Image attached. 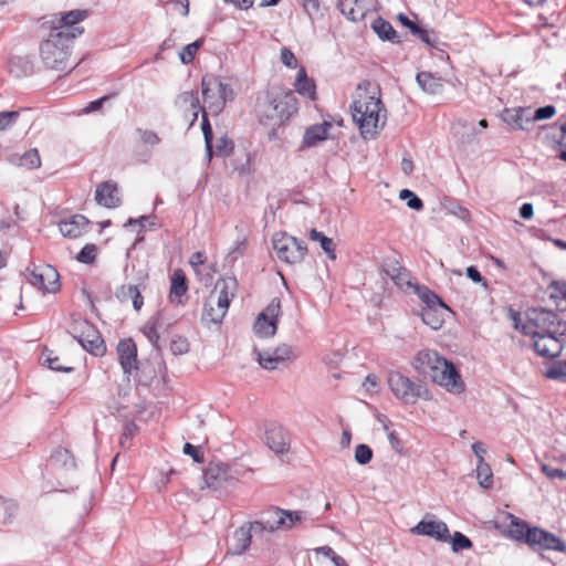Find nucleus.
I'll return each mask as SVG.
<instances>
[{
	"instance_id": "nucleus-1",
	"label": "nucleus",
	"mask_w": 566,
	"mask_h": 566,
	"mask_svg": "<svg viewBox=\"0 0 566 566\" xmlns=\"http://www.w3.org/2000/svg\"><path fill=\"white\" fill-rule=\"evenodd\" d=\"M412 366L419 375L430 378L449 392L461 394L465 389L464 381L454 364L440 356L436 350H420L413 358Z\"/></svg>"
},
{
	"instance_id": "nucleus-2",
	"label": "nucleus",
	"mask_w": 566,
	"mask_h": 566,
	"mask_svg": "<svg viewBox=\"0 0 566 566\" xmlns=\"http://www.w3.org/2000/svg\"><path fill=\"white\" fill-rule=\"evenodd\" d=\"M297 109V99L292 91L280 95L265 91L256 98L255 115L259 123L273 130L289 122Z\"/></svg>"
},
{
	"instance_id": "nucleus-3",
	"label": "nucleus",
	"mask_w": 566,
	"mask_h": 566,
	"mask_svg": "<svg viewBox=\"0 0 566 566\" xmlns=\"http://www.w3.org/2000/svg\"><path fill=\"white\" fill-rule=\"evenodd\" d=\"M360 90L361 85L359 84L358 91ZM381 106L382 103L378 86H375L371 92L367 88L363 92H358L357 97L350 105L353 119L357 124L364 139H370L376 136Z\"/></svg>"
},
{
	"instance_id": "nucleus-4",
	"label": "nucleus",
	"mask_w": 566,
	"mask_h": 566,
	"mask_svg": "<svg viewBox=\"0 0 566 566\" xmlns=\"http://www.w3.org/2000/svg\"><path fill=\"white\" fill-rule=\"evenodd\" d=\"M90 15L88 10L75 9L66 12H59L41 19L40 29L42 33L55 39L73 44V41L81 36L84 28L80 25Z\"/></svg>"
},
{
	"instance_id": "nucleus-5",
	"label": "nucleus",
	"mask_w": 566,
	"mask_h": 566,
	"mask_svg": "<svg viewBox=\"0 0 566 566\" xmlns=\"http://www.w3.org/2000/svg\"><path fill=\"white\" fill-rule=\"evenodd\" d=\"M237 287L238 282L234 276L219 279L205 302L202 319L214 324L221 323L237 292Z\"/></svg>"
},
{
	"instance_id": "nucleus-6",
	"label": "nucleus",
	"mask_w": 566,
	"mask_h": 566,
	"mask_svg": "<svg viewBox=\"0 0 566 566\" xmlns=\"http://www.w3.org/2000/svg\"><path fill=\"white\" fill-rule=\"evenodd\" d=\"M526 322L521 327V333L536 337L542 334L553 333L555 335H566V322L551 310L544 307H532L525 313Z\"/></svg>"
},
{
	"instance_id": "nucleus-7",
	"label": "nucleus",
	"mask_w": 566,
	"mask_h": 566,
	"mask_svg": "<svg viewBox=\"0 0 566 566\" xmlns=\"http://www.w3.org/2000/svg\"><path fill=\"white\" fill-rule=\"evenodd\" d=\"M387 382L392 395L407 405H413L419 399H431L429 389L421 380H412L400 371H389Z\"/></svg>"
},
{
	"instance_id": "nucleus-8",
	"label": "nucleus",
	"mask_w": 566,
	"mask_h": 566,
	"mask_svg": "<svg viewBox=\"0 0 566 566\" xmlns=\"http://www.w3.org/2000/svg\"><path fill=\"white\" fill-rule=\"evenodd\" d=\"M72 45L43 33V40L40 44V55L44 65L55 71H64L69 66Z\"/></svg>"
},
{
	"instance_id": "nucleus-9",
	"label": "nucleus",
	"mask_w": 566,
	"mask_h": 566,
	"mask_svg": "<svg viewBox=\"0 0 566 566\" xmlns=\"http://www.w3.org/2000/svg\"><path fill=\"white\" fill-rule=\"evenodd\" d=\"M272 243L276 256L287 264L302 262L307 251L305 241L282 232L273 235Z\"/></svg>"
},
{
	"instance_id": "nucleus-10",
	"label": "nucleus",
	"mask_w": 566,
	"mask_h": 566,
	"mask_svg": "<svg viewBox=\"0 0 566 566\" xmlns=\"http://www.w3.org/2000/svg\"><path fill=\"white\" fill-rule=\"evenodd\" d=\"M282 305L279 297L272 298L269 305L258 315L254 332L260 337H272L276 334Z\"/></svg>"
},
{
	"instance_id": "nucleus-11",
	"label": "nucleus",
	"mask_w": 566,
	"mask_h": 566,
	"mask_svg": "<svg viewBox=\"0 0 566 566\" xmlns=\"http://www.w3.org/2000/svg\"><path fill=\"white\" fill-rule=\"evenodd\" d=\"M202 95L209 97V92L217 91L218 97L216 102H211L210 104V114L219 115L228 101H232L234 98V92L230 84L223 83L218 77H207L203 76L201 81Z\"/></svg>"
},
{
	"instance_id": "nucleus-12",
	"label": "nucleus",
	"mask_w": 566,
	"mask_h": 566,
	"mask_svg": "<svg viewBox=\"0 0 566 566\" xmlns=\"http://www.w3.org/2000/svg\"><path fill=\"white\" fill-rule=\"evenodd\" d=\"M28 281L48 293H56L60 290V275L55 268L45 264L30 272Z\"/></svg>"
},
{
	"instance_id": "nucleus-13",
	"label": "nucleus",
	"mask_w": 566,
	"mask_h": 566,
	"mask_svg": "<svg viewBox=\"0 0 566 566\" xmlns=\"http://www.w3.org/2000/svg\"><path fill=\"white\" fill-rule=\"evenodd\" d=\"M566 335L542 334L533 338V348L542 357L556 358L563 349Z\"/></svg>"
},
{
	"instance_id": "nucleus-14",
	"label": "nucleus",
	"mask_w": 566,
	"mask_h": 566,
	"mask_svg": "<svg viewBox=\"0 0 566 566\" xmlns=\"http://www.w3.org/2000/svg\"><path fill=\"white\" fill-rule=\"evenodd\" d=\"M412 534L429 536L439 542H448L450 532L448 525L442 521L421 520L411 528Z\"/></svg>"
},
{
	"instance_id": "nucleus-15",
	"label": "nucleus",
	"mask_w": 566,
	"mask_h": 566,
	"mask_svg": "<svg viewBox=\"0 0 566 566\" xmlns=\"http://www.w3.org/2000/svg\"><path fill=\"white\" fill-rule=\"evenodd\" d=\"M82 325L86 328V334L78 335V344L88 353L102 356L106 348L98 331L90 322H83Z\"/></svg>"
},
{
	"instance_id": "nucleus-16",
	"label": "nucleus",
	"mask_w": 566,
	"mask_h": 566,
	"mask_svg": "<svg viewBox=\"0 0 566 566\" xmlns=\"http://www.w3.org/2000/svg\"><path fill=\"white\" fill-rule=\"evenodd\" d=\"M502 118L515 129L531 130L534 127L532 109L530 107L506 108L502 114Z\"/></svg>"
},
{
	"instance_id": "nucleus-17",
	"label": "nucleus",
	"mask_w": 566,
	"mask_h": 566,
	"mask_svg": "<svg viewBox=\"0 0 566 566\" xmlns=\"http://www.w3.org/2000/svg\"><path fill=\"white\" fill-rule=\"evenodd\" d=\"M117 354L124 374L130 375L137 369V346L133 339H122L117 345Z\"/></svg>"
},
{
	"instance_id": "nucleus-18",
	"label": "nucleus",
	"mask_w": 566,
	"mask_h": 566,
	"mask_svg": "<svg viewBox=\"0 0 566 566\" xmlns=\"http://www.w3.org/2000/svg\"><path fill=\"white\" fill-rule=\"evenodd\" d=\"M229 479V467L224 463H209L203 471V481L207 488L220 490Z\"/></svg>"
},
{
	"instance_id": "nucleus-19",
	"label": "nucleus",
	"mask_w": 566,
	"mask_h": 566,
	"mask_svg": "<svg viewBox=\"0 0 566 566\" xmlns=\"http://www.w3.org/2000/svg\"><path fill=\"white\" fill-rule=\"evenodd\" d=\"M95 200L105 208H117L120 206V197L117 185L112 181L102 182L95 191Z\"/></svg>"
},
{
	"instance_id": "nucleus-20",
	"label": "nucleus",
	"mask_w": 566,
	"mask_h": 566,
	"mask_svg": "<svg viewBox=\"0 0 566 566\" xmlns=\"http://www.w3.org/2000/svg\"><path fill=\"white\" fill-rule=\"evenodd\" d=\"M265 444L275 453H285L289 451L287 434L285 430L277 424H270L264 433Z\"/></svg>"
},
{
	"instance_id": "nucleus-21",
	"label": "nucleus",
	"mask_w": 566,
	"mask_h": 566,
	"mask_svg": "<svg viewBox=\"0 0 566 566\" xmlns=\"http://www.w3.org/2000/svg\"><path fill=\"white\" fill-rule=\"evenodd\" d=\"M90 221L83 214H74L59 222V230L63 237L76 239L87 231Z\"/></svg>"
},
{
	"instance_id": "nucleus-22",
	"label": "nucleus",
	"mask_w": 566,
	"mask_h": 566,
	"mask_svg": "<svg viewBox=\"0 0 566 566\" xmlns=\"http://www.w3.org/2000/svg\"><path fill=\"white\" fill-rule=\"evenodd\" d=\"M337 7L342 14L353 22L361 21L369 10L365 0H338Z\"/></svg>"
},
{
	"instance_id": "nucleus-23",
	"label": "nucleus",
	"mask_w": 566,
	"mask_h": 566,
	"mask_svg": "<svg viewBox=\"0 0 566 566\" xmlns=\"http://www.w3.org/2000/svg\"><path fill=\"white\" fill-rule=\"evenodd\" d=\"M333 127L332 123L324 120L322 124H315L306 128L303 136V145L315 147L324 142L328 136V130Z\"/></svg>"
},
{
	"instance_id": "nucleus-24",
	"label": "nucleus",
	"mask_w": 566,
	"mask_h": 566,
	"mask_svg": "<svg viewBox=\"0 0 566 566\" xmlns=\"http://www.w3.org/2000/svg\"><path fill=\"white\" fill-rule=\"evenodd\" d=\"M272 513L276 515L275 527L277 530H291L305 518L304 512L302 511H287L280 507H274Z\"/></svg>"
},
{
	"instance_id": "nucleus-25",
	"label": "nucleus",
	"mask_w": 566,
	"mask_h": 566,
	"mask_svg": "<svg viewBox=\"0 0 566 566\" xmlns=\"http://www.w3.org/2000/svg\"><path fill=\"white\" fill-rule=\"evenodd\" d=\"M446 311H449V307L442 303L432 307H422L420 315L426 325L437 331L444 323L443 315Z\"/></svg>"
},
{
	"instance_id": "nucleus-26",
	"label": "nucleus",
	"mask_w": 566,
	"mask_h": 566,
	"mask_svg": "<svg viewBox=\"0 0 566 566\" xmlns=\"http://www.w3.org/2000/svg\"><path fill=\"white\" fill-rule=\"evenodd\" d=\"M171 284H170V291H169V301L171 303L182 304L184 301L181 297L187 293L188 285H187V277L182 270L177 269L174 271L171 275Z\"/></svg>"
},
{
	"instance_id": "nucleus-27",
	"label": "nucleus",
	"mask_w": 566,
	"mask_h": 566,
	"mask_svg": "<svg viewBox=\"0 0 566 566\" xmlns=\"http://www.w3.org/2000/svg\"><path fill=\"white\" fill-rule=\"evenodd\" d=\"M371 29L381 41H388L395 44L401 42V39L394 27L381 17H378L371 22Z\"/></svg>"
},
{
	"instance_id": "nucleus-28",
	"label": "nucleus",
	"mask_w": 566,
	"mask_h": 566,
	"mask_svg": "<svg viewBox=\"0 0 566 566\" xmlns=\"http://www.w3.org/2000/svg\"><path fill=\"white\" fill-rule=\"evenodd\" d=\"M295 91L310 99H316V85L315 82L307 76L304 67H301L296 74L294 84Z\"/></svg>"
},
{
	"instance_id": "nucleus-29",
	"label": "nucleus",
	"mask_w": 566,
	"mask_h": 566,
	"mask_svg": "<svg viewBox=\"0 0 566 566\" xmlns=\"http://www.w3.org/2000/svg\"><path fill=\"white\" fill-rule=\"evenodd\" d=\"M418 85L429 94L440 93L442 90L441 78L430 72H419L416 76Z\"/></svg>"
},
{
	"instance_id": "nucleus-30",
	"label": "nucleus",
	"mask_w": 566,
	"mask_h": 566,
	"mask_svg": "<svg viewBox=\"0 0 566 566\" xmlns=\"http://www.w3.org/2000/svg\"><path fill=\"white\" fill-rule=\"evenodd\" d=\"M232 541L231 553L235 555L242 554L250 546L251 531H247V525L241 526L234 532Z\"/></svg>"
},
{
	"instance_id": "nucleus-31",
	"label": "nucleus",
	"mask_w": 566,
	"mask_h": 566,
	"mask_svg": "<svg viewBox=\"0 0 566 566\" xmlns=\"http://www.w3.org/2000/svg\"><path fill=\"white\" fill-rule=\"evenodd\" d=\"M163 326L161 324V312L158 311L142 328L147 339L155 346L158 347L159 333L158 329Z\"/></svg>"
},
{
	"instance_id": "nucleus-32",
	"label": "nucleus",
	"mask_w": 566,
	"mask_h": 566,
	"mask_svg": "<svg viewBox=\"0 0 566 566\" xmlns=\"http://www.w3.org/2000/svg\"><path fill=\"white\" fill-rule=\"evenodd\" d=\"M507 518L510 520L507 530L509 537L523 543L524 535L530 528L528 524L524 520H521L513 514H509Z\"/></svg>"
},
{
	"instance_id": "nucleus-33",
	"label": "nucleus",
	"mask_w": 566,
	"mask_h": 566,
	"mask_svg": "<svg viewBox=\"0 0 566 566\" xmlns=\"http://www.w3.org/2000/svg\"><path fill=\"white\" fill-rule=\"evenodd\" d=\"M543 375L548 379L566 384V360H555L547 364Z\"/></svg>"
},
{
	"instance_id": "nucleus-34",
	"label": "nucleus",
	"mask_w": 566,
	"mask_h": 566,
	"mask_svg": "<svg viewBox=\"0 0 566 566\" xmlns=\"http://www.w3.org/2000/svg\"><path fill=\"white\" fill-rule=\"evenodd\" d=\"M412 287L415 293L424 304L423 307H432L444 303L433 291L424 285L415 284Z\"/></svg>"
},
{
	"instance_id": "nucleus-35",
	"label": "nucleus",
	"mask_w": 566,
	"mask_h": 566,
	"mask_svg": "<svg viewBox=\"0 0 566 566\" xmlns=\"http://www.w3.org/2000/svg\"><path fill=\"white\" fill-rule=\"evenodd\" d=\"M539 547L543 549H551V551H556V552H560V553L566 552L565 542L562 538L557 537L556 535H554L547 531H543V533H542V539L539 543Z\"/></svg>"
},
{
	"instance_id": "nucleus-36",
	"label": "nucleus",
	"mask_w": 566,
	"mask_h": 566,
	"mask_svg": "<svg viewBox=\"0 0 566 566\" xmlns=\"http://www.w3.org/2000/svg\"><path fill=\"white\" fill-rule=\"evenodd\" d=\"M310 238L313 241L319 242L322 250L328 255L331 260L336 259L335 245L331 238L326 237L323 232H319L316 229L311 230Z\"/></svg>"
},
{
	"instance_id": "nucleus-37",
	"label": "nucleus",
	"mask_w": 566,
	"mask_h": 566,
	"mask_svg": "<svg viewBox=\"0 0 566 566\" xmlns=\"http://www.w3.org/2000/svg\"><path fill=\"white\" fill-rule=\"evenodd\" d=\"M178 103L182 106H190L193 111L191 124L197 120L200 105L198 93L196 91H186L179 94Z\"/></svg>"
},
{
	"instance_id": "nucleus-38",
	"label": "nucleus",
	"mask_w": 566,
	"mask_h": 566,
	"mask_svg": "<svg viewBox=\"0 0 566 566\" xmlns=\"http://www.w3.org/2000/svg\"><path fill=\"white\" fill-rule=\"evenodd\" d=\"M201 111H202L201 129H202V134H203V138H205L207 156L210 160L212 158V153H213V145H212L213 133H212V127H211L208 116H207L206 107H201Z\"/></svg>"
},
{
	"instance_id": "nucleus-39",
	"label": "nucleus",
	"mask_w": 566,
	"mask_h": 566,
	"mask_svg": "<svg viewBox=\"0 0 566 566\" xmlns=\"http://www.w3.org/2000/svg\"><path fill=\"white\" fill-rule=\"evenodd\" d=\"M476 479L483 489H491L493 485V472L486 462L476 463Z\"/></svg>"
},
{
	"instance_id": "nucleus-40",
	"label": "nucleus",
	"mask_w": 566,
	"mask_h": 566,
	"mask_svg": "<svg viewBox=\"0 0 566 566\" xmlns=\"http://www.w3.org/2000/svg\"><path fill=\"white\" fill-rule=\"evenodd\" d=\"M18 165L28 169H35L41 166V158L38 149L33 148L25 151L18 158Z\"/></svg>"
},
{
	"instance_id": "nucleus-41",
	"label": "nucleus",
	"mask_w": 566,
	"mask_h": 566,
	"mask_svg": "<svg viewBox=\"0 0 566 566\" xmlns=\"http://www.w3.org/2000/svg\"><path fill=\"white\" fill-rule=\"evenodd\" d=\"M388 275L392 279V281L400 287H403L405 285L412 286L409 281V272L400 266H397V264H394L391 269L386 271Z\"/></svg>"
},
{
	"instance_id": "nucleus-42",
	"label": "nucleus",
	"mask_w": 566,
	"mask_h": 566,
	"mask_svg": "<svg viewBox=\"0 0 566 566\" xmlns=\"http://www.w3.org/2000/svg\"><path fill=\"white\" fill-rule=\"evenodd\" d=\"M256 354V360L260 366L266 370H275L280 367L279 361L271 355V350H258L254 349Z\"/></svg>"
},
{
	"instance_id": "nucleus-43",
	"label": "nucleus",
	"mask_w": 566,
	"mask_h": 566,
	"mask_svg": "<svg viewBox=\"0 0 566 566\" xmlns=\"http://www.w3.org/2000/svg\"><path fill=\"white\" fill-rule=\"evenodd\" d=\"M417 32L412 34L417 36L421 42L426 43L430 48H437L438 45V36L433 30H429L422 25H418L416 29Z\"/></svg>"
},
{
	"instance_id": "nucleus-44",
	"label": "nucleus",
	"mask_w": 566,
	"mask_h": 566,
	"mask_svg": "<svg viewBox=\"0 0 566 566\" xmlns=\"http://www.w3.org/2000/svg\"><path fill=\"white\" fill-rule=\"evenodd\" d=\"M448 542L451 543V547L454 553L469 549L473 546L472 541L461 532H454L453 535H450Z\"/></svg>"
},
{
	"instance_id": "nucleus-45",
	"label": "nucleus",
	"mask_w": 566,
	"mask_h": 566,
	"mask_svg": "<svg viewBox=\"0 0 566 566\" xmlns=\"http://www.w3.org/2000/svg\"><path fill=\"white\" fill-rule=\"evenodd\" d=\"M247 531H251V537L253 535L262 534L263 532H275L277 528L275 527V522H271L269 520H260L251 522L247 525Z\"/></svg>"
},
{
	"instance_id": "nucleus-46",
	"label": "nucleus",
	"mask_w": 566,
	"mask_h": 566,
	"mask_svg": "<svg viewBox=\"0 0 566 566\" xmlns=\"http://www.w3.org/2000/svg\"><path fill=\"white\" fill-rule=\"evenodd\" d=\"M203 40H196L192 43L187 44L182 48L181 52L179 53V59L182 64H189L193 61L195 55L197 51L202 46Z\"/></svg>"
},
{
	"instance_id": "nucleus-47",
	"label": "nucleus",
	"mask_w": 566,
	"mask_h": 566,
	"mask_svg": "<svg viewBox=\"0 0 566 566\" xmlns=\"http://www.w3.org/2000/svg\"><path fill=\"white\" fill-rule=\"evenodd\" d=\"M52 461L64 468H74L75 461L73 455L67 449L59 448L51 455Z\"/></svg>"
},
{
	"instance_id": "nucleus-48",
	"label": "nucleus",
	"mask_w": 566,
	"mask_h": 566,
	"mask_svg": "<svg viewBox=\"0 0 566 566\" xmlns=\"http://www.w3.org/2000/svg\"><path fill=\"white\" fill-rule=\"evenodd\" d=\"M136 134L138 135L142 144L145 146L154 147V146L160 144V142H161V139L157 135V133H155L154 130H150V129L137 128Z\"/></svg>"
},
{
	"instance_id": "nucleus-49",
	"label": "nucleus",
	"mask_w": 566,
	"mask_h": 566,
	"mask_svg": "<svg viewBox=\"0 0 566 566\" xmlns=\"http://www.w3.org/2000/svg\"><path fill=\"white\" fill-rule=\"evenodd\" d=\"M97 254V248L95 244L84 245L76 255V260L84 264H91L94 262Z\"/></svg>"
},
{
	"instance_id": "nucleus-50",
	"label": "nucleus",
	"mask_w": 566,
	"mask_h": 566,
	"mask_svg": "<svg viewBox=\"0 0 566 566\" xmlns=\"http://www.w3.org/2000/svg\"><path fill=\"white\" fill-rule=\"evenodd\" d=\"M400 199L407 201V206L412 210H421L423 208L422 200L411 190L402 189L399 195Z\"/></svg>"
},
{
	"instance_id": "nucleus-51",
	"label": "nucleus",
	"mask_w": 566,
	"mask_h": 566,
	"mask_svg": "<svg viewBox=\"0 0 566 566\" xmlns=\"http://www.w3.org/2000/svg\"><path fill=\"white\" fill-rule=\"evenodd\" d=\"M373 450L369 446L360 443L355 449V460L358 464L365 465L373 459Z\"/></svg>"
},
{
	"instance_id": "nucleus-52",
	"label": "nucleus",
	"mask_w": 566,
	"mask_h": 566,
	"mask_svg": "<svg viewBox=\"0 0 566 566\" xmlns=\"http://www.w3.org/2000/svg\"><path fill=\"white\" fill-rule=\"evenodd\" d=\"M20 117V111L0 112V132L14 125Z\"/></svg>"
},
{
	"instance_id": "nucleus-53",
	"label": "nucleus",
	"mask_w": 566,
	"mask_h": 566,
	"mask_svg": "<svg viewBox=\"0 0 566 566\" xmlns=\"http://www.w3.org/2000/svg\"><path fill=\"white\" fill-rule=\"evenodd\" d=\"M170 350L175 356L187 354L189 352L187 338L182 336L174 337L170 342Z\"/></svg>"
},
{
	"instance_id": "nucleus-54",
	"label": "nucleus",
	"mask_w": 566,
	"mask_h": 566,
	"mask_svg": "<svg viewBox=\"0 0 566 566\" xmlns=\"http://www.w3.org/2000/svg\"><path fill=\"white\" fill-rule=\"evenodd\" d=\"M233 149V143L226 136H222L218 139L217 145L213 149L212 156L226 157Z\"/></svg>"
},
{
	"instance_id": "nucleus-55",
	"label": "nucleus",
	"mask_w": 566,
	"mask_h": 566,
	"mask_svg": "<svg viewBox=\"0 0 566 566\" xmlns=\"http://www.w3.org/2000/svg\"><path fill=\"white\" fill-rule=\"evenodd\" d=\"M556 114V108L554 105H545L538 107L534 112H532L533 124L537 120H544L553 117Z\"/></svg>"
},
{
	"instance_id": "nucleus-56",
	"label": "nucleus",
	"mask_w": 566,
	"mask_h": 566,
	"mask_svg": "<svg viewBox=\"0 0 566 566\" xmlns=\"http://www.w3.org/2000/svg\"><path fill=\"white\" fill-rule=\"evenodd\" d=\"M271 355L282 365L292 358V348L286 344H282L274 350H271Z\"/></svg>"
},
{
	"instance_id": "nucleus-57",
	"label": "nucleus",
	"mask_w": 566,
	"mask_h": 566,
	"mask_svg": "<svg viewBox=\"0 0 566 566\" xmlns=\"http://www.w3.org/2000/svg\"><path fill=\"white\" fill-rule=\"evenodd\" d=\"M544 530L539 527H530L528 531L524 535L523 543L530 545V546H539L541 539H542V533Z\"/></svg>"
},
{
	"instance_id": "nucleus-58",
	"label": "nucleus",
	"mask_w": 566,
	"mask_h": 566,
	"mask_svg": "<svg viewBox=\"0 0 566 566\" xmlns=\"http://www.w3.org/2000/svg\"><path fill=\"white\" fill-rule=\"evenodd\" d=\"M541 470L551 480H555V479L566 480V471H564L562 469L554 468L546 463H542Z\"/></svg>"
},
{
	"instance_id": "nucleus-59",
	"label": "nucleus",
	"mask_w": 566,
	"mask_h": 566,
	"mask_svg": "<svg viewBox=\"0 0 566 566\" xmlns=\"http://www.w3.org/2000/svg\"><path fill=\"white\" fill-rule=\"evenodd\" d=\"M137 290V285H122L117 289L115 295L122 303H125L133 298V295Z\"/></svg>"
},
{
	"instance_id": "nucleus-60",
	"label": "nucleus",
	"mask_w": 566,
	"mask_h": 566,
	"mask_svg": "<svg viewBox=\"0 0 566 566\" xmlns=\"http://www.w3.org/2000/svg\"><path fill=\"white\" fill-rule=\"evenodd\" d=\"M44 364L52 370L54 371H62V373H71L73 371V367H70V366H64L60 363V358L59 357H51V356H48L45 359H44Z\"/></svg>"
},
{
	"instance_id": "nucleus-61",
	"label": "nucleus",
	"mask_w": 566,
	"mask_h": 566,
	"mask_svg": "<svg viewBox=\"0 0 566 566\" xmlns=\"http://www.w3.org/2000/svg\"><path fill=\"white\" fill-rule=\"evenodd\" d=\"M281 62L287 66V67H291V69H294L297 66V60L295 57V55L293 54V52L287 49V48H282L281 49Z\"/></svg>"
},
{
	"instance_id": "nucleus-62",
	"label": "nucleus",
	"mask_w": 566,
	"mask_h": 566,
	"mask_svg": "<svg viewBox=\"0 0 566 566\" xmlns=\"http://www.w3.org/2000/svg\"><path fill=\"white\" fill-rule=\"evenodd\" d=\"M184 453L187 455H190L193 459V461L197 463L203 462V455L200 452L199 448L189 442L185 443Z\"/></svg>"
},
{
	"instance_id": "nucleus-63",
	"label": "nucleus",
	"mask_w": 566,
	"mask_h": 566,
	"mask_svg": "<svg viewBox=\"0 0 566 566\" xmlns=\"http://www.w3.org/2000/svg\"><path fill=\"white\" fill-rule=\"evenodd\" d=\"M111 96L108 95H105V96H102L101 98L98 99H95V101H92L90 102L83 109H82V113L83 114H90V113H93V112H96V111H99L104 103L106 101L109 99Z\"/></svg>"
},
{
	"instance_id": "nucleus-64",
	"label": "nucleus",
	"mask_w": 566,
	"mask_h": 566,
	"mask_svg": "<svg viewBox=\"0 0 566 566\" xmlns=\"http://www.w3.org/2000/svg\"><path fill=\"white\" fill-rule=\"evenodd\" d=\"M83 322H87L86 319H74L70 325L69 333L72 337L78 340V335L86 334V328L82 325Z\"/></svg>"
}]
</instances>
